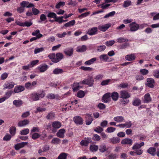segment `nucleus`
<instances>
[{
    "mask_svg": "<svg viewBox=\"0 0 159 159\" xmlns=\"http://www.w3.org/2000/svg\"><path fill=\"white\" fill-rule=\"evenodd\" d=\"M40 131V129L38 127H33L30 130V134L39 132Z\"/></svg>",
    "mask_w": 159,
    "mask_h": 159,
    "instance_id": "a18cd8bd",
    "label": "nucleus"
},
{
    "mask_svg": "<svg viewBox=\"0 0 159 159\" xmlns=\"http://www.w3.org/2000/svg\"><path fill=\"white\" fill-rule=\"evenodd\" d=\"M99 58L101 61H107L109 57L107 54H102L99 56Z\"/></svg>",
    "mask_w": 159,
    "mask_h": 159,
    "instance_id": "473e14b6",
    "label": "nucleus"
},
{
    "mask_svg": "<svg viewBox=\"0 0 159 159\" xmlns=\"http://www.w3.org/2000/svg\"><path fill=\"white\" fill-rule=\"evenodd\" d=\"M140 72L143 75H146L148 73V70L145 69H141L140 70Z\"/></svg>",
    "mask_w": 159,
    "mask_h": 159,
    "instance_id": "4d7b16f0",
    "label": "nucleus"
},
{
    "mask_svg": "<svg viewBox=\"0 0 159 159\" xmlns=\"http://www.w3.org/2000/svg\"><path fill=\"white\" fill-rule=\"evenodd\" d=\"M111 80L110 79L103 80L101 83V85L102 86H105L107 85L110 82Z\"/></svg>",
    "mask_w": 159,
    "mask_h": 159,
    "instance_id": "8fccbe9b",
    "label": "nucleus"
},
{
    "mask_svg": "<svg viewBox=\"0 0 159 159\" xmlns=\"http://www.w3.org/2000/svg\"><path fill=\"white\" fill-rule=\"evenodd\" d=\"M63 72V70L60 68H56L53 71V74H61Z\"/></svg>",
    "mask_w": 159,
    "mask_h": 159,
    "instance_id": "c03bdc74",
    "label": "nucleus"
},
{
    "mask_svg": "<svg viewBox=\"0 0 159 159\" xmlns=\"http://www.w3.org/2000/svg\"><path fill=\"white\" fill-rule=\"evenodd\" d=\"M55 117V114L53 112H50L48 113L46 117V118L48 120H52Z\"/></svg>",
    "mask_w": 159,
    "mask_h": 159,
    "instance_id": "c9c22d12",
    "label": "nucleus"
},
{
    "mask_svg": "<svg viewBox=\"0 0 159 159\" xmlns=\"http://www.w3.org/2000/svg\"><path fill=\"white\" fill-rule=\"evenodd\" d=\"M96 60V58H93L90 60L85 61L84 64L87 65H90L93 64Z\"/></svg>",
    "mask_w": 159,
    "mask_h": 159,
    "instance_id": "4c0bfd02",
    "label": "nucleus"
},
{
    "mask_svg": "<svg viewBox=\"0 0 159 159\" xmlns=\"http://www.w3.org/2000/svg\"><path fill=\"white\" fill-rule=\"evenodd\" d=\"M90 141V139L89 138H87V139L82 140L80 142V144L82 146H88Z\"/></svg>",
    "mask_w": 159,
    "mask_h": 159,
    "instance_id": "5701e85b",
    "label": "nucleus"
},
{
    "mask_svg": "<svg viewBox=\"0 0 159 159\" xmlns=\"http://www.w3.org/2000/svg\"><path fill=\"white\" fill-rule=\"evenodd\" d=\"M102 102L105 103L108 102L110 101L111 93H107L105 94L102 97Z\"/></svg>",
    "mask_w": 159,
    "mask_h": 159,
    "instance_id": "9b49d317",
    "label": "nucleus"
},
{
    "mask_svg": "<svg viewBox=\"0 0 159 159\" xmlns=\"http://www.w3.org/2000/svg\"><path fill=\"white\" fill-rule=\"evenodd\" d=\"M65 4V2H60L56 6V8L59 9L60 8L61 6H64Z\"/></svg>",
    "mask_w": 159,
    "mask_h": 159,
    "instance_id": "0e129e2a",
    "label": "nucleus"
},
{
    "mask_svg": "<svg viewBox=\"0 0 159 159\" xmlns=\"http://www.w3.org/2000/svg\"><path fill=\"white\" fill-rule=\"evenodd\" d=\"M15 83L13 82H8L5 83L3 85L4 89H11L13 88Z\"/></svg>",
    "mask_w": 159,
    "mask_h": 159,
    "instance_id": "4468645a",
    "label": "nucleus"
},
{
    "mask_svg": "<svg viewBox=\"0 0 159 159\" xmlns=\"http://www.w3.org/2000/svg\"><path fill=\"white\" fill-rule=\"evenodd\" d=\"M151 98L149 93L146 94L144 96V102L147 103L150 102Z\"/></svg>",
    "mask_w": 159,
    "mask_h": 159,
    "instance_id": "7c9ffc66",
    "label": "nucleus"
},
{
    "mask_svg": "<svg viewBox=\"0 0 159 159\" xmlns=\"http://www.w3.org/2000/svg\"><path fill=\"white\" fill-rule=\"evenodd\" d=\"M141 103V100L138 98H136L133 101L132 104L135 106H138Z\"/></svg>",
    "mask_w": 159,
    "mask_h": 159,
    "instance_id": "cd10ccee",
    "label": "nucleus"
},
{
    "mask_svg": "<svg viewBox=\"0 0 159 159\" xmlns=\"http://www.w3.org/2000/svg\"><path fill=\"white\" fill-rule=\"evenodd\" d=\"M115 43L114 40H111L109 41H107L105 43V44L107 46H111L113 44Z\"/></svg>",
    "mask_w": 159,
    "mask_h": 159,
    "instance_id": "69168bd1",
    "label": "nucleus"
},
{
    "mask_svg": "<svg viewBox=\"0 0 159 159\" xmlns=\"http://www.w3.org/2000/svg\"><path fill=\"white\" fill-rule=\"evenodd\" d=\"M93 140L96 141H99L101 139V138L97 134H95L93 135Z\"/></svg>",
    "mask_w": 159,
    "mask_h": 159,
    "instance_id": "338daca9",
    "label": "nucleus"
},
{
    "mask_svg": "<svg viewBox=\"0 0 159 159\" xmlns=\"http://www.w3.org/2000/svg\"><path fill=\"white\" fill-rule=\"evenodd\" d=\"M154 80L153 79L148 78L147 80L146 85L150 88H153L154 87Z\"/></svg>",
    "mask_w": 159,
    "mask_h": 159,
    "instance_id": "6e6552de",
    "label": "nucleus"
},
{
    "mask_svg": "<svg viewBox=\"0 0 159 159\" xmlns=\"http://www.w3.org/2000/svg\"><path fill=\"white\" fill-rule=\"evenodd\" d=\"M119 96L118 93L116 92H113L111 94V96L114 101H116L118 100Z\"/></svg>",
    "mask_w": 159,
    "mask_h": 159,
    "instance_id": "393cba45",
    "label": "nucleus"
},
{
    "mask_svg": "<svg viewBox=\"0 0 159 159\" xmlns=\"http://www.w3.org/2000/svg\"><path fill=\"white\" fill-rule=\"evenodd\" d=\"M29 121L28 120H24L19 121L18 124V125L19 127H22L29 124Z\"/></svg>",
    "mask_w": 159,
    "mask_h": 159,
    "instance_id": "4be33fe9",
    "label": "nucleus"
},
{
    "mask_svg": "<svg viewBox=\"0 0 159 159\" xmlns=\"http://www.w3.org/2000/svg\"><path fill=\"white\" fill-rule=\"evenodd\" d=\"M98 28L93 27L88 30L87 34L90 35H93L96 34Z\"/></svg>",
    "mask_w": 159,
    "mask_h": 159,
    "instance_id": "dca6fc26",
    "label": "nucleus"
},
{
    "mask_svg": "<svg viewBox=\"0 0 159 159\" xmlns=\"http://www.w3.org/2000/svg\"><path fill=\"white\" fill-rule=\"evenodd\" d=\"M75 23V21L74 20H72L66 23L64 25V26L66 27H70L74 25Z\"/></svg>",
    "mask_w": 159,
    "mask_h": 159,
    "instance_id": "79ce46f5",
    "label": "nucleus"
},
{
    "mask_svg": "<svg viewBox=\"0 0 159 159\" xmlns=\"http://www.w3.org/2000/svg\"><path fill=\"white\" fill-rule=\"evenodd\" d=\"M86 47L85 45H83L82 46L78 47L77 48L76 51L79 52H83L86 51Z\"/></svg>",
    "mask_w": 159,
    "mask_h": 159,
    "instance_id": "72a5a7b5",
    "label": "nucleus"
},
{
    "mask_svg": "<svg viewBox=\"0 0 159 159\" xmlns=\"http://www.w3.org/2000/svg\"><path fill=\"white\" fill-rule=\"evenodd\" d=\"M30 134L31 135L32 139L34 140H35L39 138L41 136L40 134L38 133H30Z\"/></svg>",
    "mask_w": 159,
    "mask_h": 159,
    "instance_id": "2f4dec72",
    "label": "nucleus"
},
{
    "mask_svg": "<svg viewBox=\"0 0 159 159\" xmlns=\"http://www.w3.org/2000/svg\"><path fill=\"white\" fill-rule=\"evenodd\" d=\"M28 144V142H22L21 143H18L14 146V148L16 150H18L20 148L24 147L25 146H26Z\"/></svg>",
    "mask_w": 159,
    "mask_h": 159,
    "instance_id": "1a4fd4ad",
    "label": "nucleus"
},
{
    "mask_svg": "<svg viewBox=\"0 0 159 159\" xmlns=\"http://www.w3.org/2000/svg\"><path fill=\"white\" fill-rule=\"evenodd\" d=\"M40 20L38 21L39 23H41L42 21H44L47 19L46 16L44 14H42L41 15L40 17Z\"/></svg>",
    "mask_w": 159,
    "mask_h": 159,
    "instance_id": "864d4df0",
    "label": "nucleus"
},
{
    "mask_svg": "<svg viewBox=\"0 0 159 159\" xmlns=\"http://www.w3.org/2000/svg\"><path fill=\"white\" fill-rule=\"evenodd\" d=\"M156 148L153 147H151L147 150V152L152 156H154L156 154Z\"/></svg>",
    "mask_w": 159,
    "mask_h": 159,
    "instance_id": "b1692460",
    "label": "nucleus"
},
{
    "mask_svg": "<svg viewBox=\"0 0 159 159\" xmlns=\"http://www.w3.org/2000/svg\"><path fill=\"white\" fill-rule=\"evenodd\" d=\"M44 96L45 93L43 91L39 93L34 92L31 94L30 98L33 101H36L39 100L40 98H43Z\"/></svg>",
    "mask_w": 159,
    "mask_h": 159,
    "instance_id": "f03ea898",
    "label": "nucleus"
},
{
    "mask_svg": "<svg viewBox=\"0 0 159 159\" xmlns=\"http://www.w3.org/2000/svg\"><path fill=\"white\" fill-rule=\"evenodd\" d=\"M57 16L56 14L54 12H50L48 13L47 16L50 18H53L55 19L56 18V16Z\"/></svg>",
    "mask_w": 159,
    "mask_h": 159,
    "instance_id": "3c124183",
    "label": "nucleus"
},
{
    "mask_svg": "<svg viewBox=\"0 0 159 159\" xmlns=\"http://www.w3.org/2000/svg\"><path fill=\"white\" fill-rule=\"evenodd\" d=\"M77 96L80 98L83 97L85 95L84 91L82 90L79 91L77 93Z\"/></svg>",
    "mask_w": 159,
    "mask_h": 159,
    "instance_id": "13d9d810",
    "label": "nucleus"
},
{
    "mask_svg": "<svg viewBox=\"0 0 159 159\" xmlns=\"http://www.w3.org/2000/svg\"><path fill=\"white\" fill-rule=\"evenodd\" d=\"M120 141V139L118 137H113L109 139V142L113 144H116L119 143Z\"/></svg>",
    "mask_w": 159,
    "mask_h": 159,
    "instance_id": "412c9836",
    "label": "nucleus"
},
{
    "mask_svg": "<svg viewBox=\"0 0 159 159\" xmlns=\"http://www.w3.org/2000/svg\"><path fill=\"white\" fill-rule=\"evenodd\" d=\"M42 36H43V35L41 34H39L37 35L36 37H33L31 39H30V42H32L34 40H36L37 39H39Z\"/></svg>",
    "mask_w": 159,
    "mask_h": 159,
    "instance_id": "5fc2aeb1",
    "label": "nucleus"
},
{
    "mask_svg": "<svg viewBox=\"0 0 159 159\" xmlns=\"http://www.w3.org/2000/svg\"><path fill=\"white\" fill-rule=\"evenodd\" d=\"M20 5L21 6L23 7L24 8L26 7L29 8L31 7H34V5L33 3H30L29 2L25 1H23L20 3Z\"/></svg>",
    "mask_w": 159,
    "mask_h": 159,
    "instance_id": "39448f33",
    "label": "nucleus"
},
{
    "mask_svg": "<svg viewBox=\"0 0 159 159\" xmlns=\"http://www.w3.org/2000/svg\"><path fill=\"white\" fill-rule=\"evenodd\" d=\"M130 30L131 31H134L137 30L139 28V25L135 22H133L129 25Z\"/></svg>",
    "mask_w": 159,
    "mask_h": 159,
    "instance_id": "ddd939ff",
    "label": "nucleus"
},
{
    "mask_svg": "<svg viewBox=\"0 0 159 159\" xmlns=\"http://www.w3.org/2000/svg\"><path fill=\"white\" fill-rule=\"evenodd\" d=\"M120 98H128L131 96V94L125 90L120 92Z\"/></svg>",
    "mask_w": 159,
    "mask_h": 159,
    "instance_id": "7ed1b4c3",
    "label": "nucleus"
},
{
    "mask_svg": "<svg viewBox=\"0 0 159 159\" xmlns=\"http://www.w3.org/2000/svg\"><path fill=\"white\" fill-rule=\"evenodd\" d=\"M14 105L17 107L20 106L22 104V101L21 100H15L13 102Z\"/></svg>",
    "mask_w": 159,
    "mask_h": 159,
    "instance_id": "f704fd0d",
    "label": "nucleus"
},
{
    "mask_svg": "<svg viewBox=\"0 0 159 159\" xmlns=\"http://www.w3.org/2000/svg\"><path fill=\"white\" fill-rule=\"evenodd\" d=\"M116 129L115 128H114L112 127H108L107 130H106V131L108 133H111L114 131Z\"/></svg>",
    "mask_w": 159,
    "mask_h": 159,
    "instance_id": "e2e57ef3",
    "label": "nucleus"
},
{
    "mask_svg": "<svg viewBox=\"0 0 159 159\" xmlns=\"http://www.w3.org/2000/svg\"><path fill=\"white\" fill-rule=\"evenodd\" d=\"M116 41L119 43H122L124 42H127L129 40L126 38H124L123 37H120L117 39Z\"/></svg>",
    "mask_w": 159,
    "mask_h": 159,
    "instance_id": "ea45409f",
    "label": "nucleus"
},
{
    "mask_svg": "<svg viewBox=\"0 0 159 159\" xmlns=\"http://www.w3.org/2000/svg\"><path fill=\"white\" fill-rule=\"evenodd\" d=\"M86 124L87 125H90L93 120V116L90 114H88L86 115Z\"/></svg>",
    "mask_w": 159,
    "mask_h": 159,
    "instance_id": "0eeeda50",
    "label": "nucleus"
},
{
    "mask_svg": "<svg viewBox=\"0 0 159 159\" xmlns=\"http://www.w3.org/2000/svg\"><path fill=\"white\" fill-rule=\"evenodd\" d=\"M132 143V140L128 138H125L121 141V143L122 144H128L129 145H131Z\"/></svg>",
    "mask_w": 159,
    "mask_h": 159,
    "instance_id": "f3484780",
    "label": "nucleus"
},
{
    "mask_svg": "<svg viewBox=\"0 0 159 159\" xmlns=\"http://www.w3.org/2000/svg\"><path fill=\"white\" fill-rule=\"evenodd\" d=\"M13 93V91L12 90L8 91L6 92L5 93L6 97H5V98H6V99L9 98Z\"/></svg>",
    "mask_w": 159,
    "mask_h": 159,
    "instance_id": "bf43d9fd",
    "label": "nucleus"
},
{
    "mask_svg": "<svg viewBox=\"0 0 159 159\" xmlns=\"http://www.w3.org/2000/svg\"><path fill=\"white\" fill-rule=\"evenodd\" d=\"M128 98H122L120 101V104L122 106L127 105L129 102V101Z\"/></svg>",
    "mask_w": 159,
    "mask_h": 159,
    "instance_id": "aec40b11",
    "label": "nucleus"
},
{
    "mask_svg": "<svg viewBox=\"0 0 159 159\" xmlns=\"http://www.w3.org/2000/svg\"><path fill=\"white\" fill-rule=\"evenodd\" d=\"M11 138V135L8 134H7L3 138V140L5 141H7L10 140Z\"/></svg>",
    "mask_w": 159,
    "mask_h": 159,
    "instance_id": "774afa93",
    "label": "nucleus"
},
{
    "mask_svg": "<svg viewBox=\"0 0 159 159\" xmlns=\"http://www.w3.org/2000/svg\"><path fill=\"white\" fill-rule=\"evenodd\" d=\"M67 155V154L65 153H61L57 157V159H66Z\"/></svg>",
    "mask_w": 159,
    "mask_h": 159,
    "instance_id": "de8ad7c7",
    "label": "nucleus"
},
{
    "mask_svg": "<svg viewBox=\"0 0 159 159\" xmlns=\"http://www.w3.org/2000/svg\"><path fill=\"white\" fill-rule=\"evenodd\" d=\"M25 89L24 87L20 85H18L16 86L14 90V92L15 93H19L23 91Z\"/></svg>",
    "mask_w": 159,
    "mask_h": 159,
    "instance_id": "f8f14e48",
    "label": "nucleus"
},
{
    "mask_svg": "<svg viewBox=\"0 0 159 159\" xmlns=\"http://www.w3.org/2000/svg\"><path fill=\"white\" fill-rule=\"evenodd\" d=\"M94 80L92 78H89L84 80L82 82V83L87 84L89 86H93V84Z\"/></svg>",
    "mask_w": 159,
    "mask_h": 159,
    "instance_id": "423d86ee",
    "label": "nucleus"
},
{
    "mask_svg": "<svg viewBox=\"0 0 159 159\" xmlns=\"http://www.w3.org/2000/svg\"><path fill=\"white\" fill-rule=\"evenodd\" d=\"M81 88L82 87L80 85L79 83H74L73 85V89L74 91H76Z\"/></svg>",
    "mask_w": 159,
    "mask_h": 159,
    "instance_id": "c85d7f7f",
    "label": "nucleus"
},
{
    "mask_svg": "<svg viewBox=\"0 0 159 159\" xmlns=\"http://www.w3.org/2000/svg\"><path fill=\"white\" fill-rule=\"evenodd\" d=\"M64 52L66 55L70 56L73 54V49L72 48H67L64 49Z\"/></svg>",
    "mask_w": 159,
    "mask_h": 159,
    "instance_id": "9d476101",
    "label": "nucleus"
},
{
    "mask_svg": "<svg viewBox=\"0 0 159 159\" xmlns=\"http://www.w3.org/2000/svg\"><path fill=\"white\" fill-rule=\"evenodd\" d=\"M111 26L110 23L106 24L102 26H99L98 29L99 30L102 31H105Z\"/></svg>",
    "mask_w": 159,
    "mask_h": 159,
    "instance_id": "2eb2a0df",
    "label": "nucleus"
},
{
    "mask_svg": "<svg viewBox=\"0 0 159 159\" xmlns=\"http://www.w3.org/2000/svg\"><path fill=\"white\" fill-rule=\"evenodd\" d=\"M114 120L116 122L120 123L123 121L124 120V117L122 116H117L114 118Z\"/></svg>",
    "mask_w": 159,
    "mask_h": 159,
    "instance_id": "c756f323",
    "label": "nucleus"
},
{
    "mask_svg": "<svg viewBox=\"0 0 159 159\" xmlns=\"http://www.w3.org/2000/svg\"><path fill=\"white\" fill-rule=\"evenodd\" d=\"M74 122L78 125H82L83 124V120L80 116H77L73 118Z\"/></svg>",
    "mask_w": 159,
    "mask_h": 159,
    "instance_id": "20e7f679",
    "label": "nucleus"
},
{
    "mask_svg": "<svg viewBox=\"0 0 159 159\" xmlns=\"http://www.w3.org/2000/svg\"><path fill=\"white\" fill-rule=\"evenodd\" d=\"M66 130L64 129H61L59 130L57 134V135L59 138H63L64 137V134Z\"/></svg>",
    "mask_w": 159,
    "mask_h": 159,
    "instance_id": "a211bd4d",
    "label": "nucleus"
},
{
    "mask_svg": "<svg viewBox=\"0 0 159 159\" xmlns=\"http://www.w3.org/2000/svg\"><path fill=\"white\" fill-rule=\"evenodd\" d=\"M29 132V129L28 128H26L20 131V133L21 135H25L28 134Z\"/></svg>",
    "mask_w": 159,
    "mask_h": 159,
    "instance_id": "37998d69",
    "label": "nucleus"
},
{
    "mask_svg": "<svg viewBox=\"0 0 159 159\" xmlns=\"http://www.w3.org/2000/svg\"><path fill=\"white\" fill-rule=\"evenodd\" d=\"M106 47L104 45H102L97 47V51L99 52L103 51L106 49Z\"/></svg>",
    "mask_w": 159,
    "mask_h": 159,
    "instance_id": "6e6d98bb",
    "label": "nucleus"
},
{
    "mask_svg": "<svg viewBox=\"0 0 159 159\" xmlns=\"http://www.w3.org/2000/svg\"><path fill=\"white\" fill-rule=\"evenodd\" d=\"M94 130L96 132L99 133H101V132H102L103 130V129L100 126H98L97 127L95 128Z\"/></svg>",
    "mask_w": 159,
    "mask_h": 159,
    "instance_id": "603ef678",
    "label": "nucleus"
},
{
    "mask_svg": "<svg viewBox=\"0 0 159 159\" xmlns=\"http://www.w3.org/2000/svg\"><path fill=\"white\" fill-rule=\"evenodd\" d=\"M98 146L95 145H92L90 146L89 149L92 152H95L98 149Z\"/></svg>",
    "mask_w": 159,
    "mask_h": 159,
    "instance_id": "a19ab883",
    "label": "nucleus"
},
{
    "mask_svg": "<svg viewBox=\"0 0 159 159\" xmlns=\"http://www.w3.org/2000/svg\"><path fill=\"white\" fill-rule=\"evenodd\" d=\"M116 14L115 11H111L109 13L106 14L104 17V18H107L109 17L112 16H113Z\"/></svg>",
    "mask_w": 159,
    "mask_h": 159,
    "instance_id": "052dcab7",
    "label": "nucleus"
},
{
    "mask_svg": "<svg viewBox=\"0 0 159 159\" xmlns=\"http://www.w3.org/2000/svg\"><path fill=\"white\" fill-rule=\"evenodd\" d=\"M48 66L45 64H43L38 67V69L41 72H43L46 71L48 68Z\"/></svg>",
    "mask_w": 159,
    "mask_h": 159,
    "instance_id": "6ab92c4d",
    "label": "nucleus"
},
{
    "mask_svg": "<svg viewBox=\"0 0 159 159\" xmlns=\"http://www.w3.org/2000/svg\"><path fill=\"white\" fill-rule=\"evenodd\" d=\"M33 14L36 15L39 13V11L37 8L35 7L32 8V9Z\"/></svg>",
    "mask_w": 159,
    "mask_h": 159,
    "instance_id": "680f3d73",
    "label": "nucleus"
},
{
    "mask_svg": "<svg viewBox=\"0 0 159 159\" xmlns=\"http://www.w3.org/2000/svg\"><path fill=\"white\" fill-rule=\"evenodd\" d=\"M51 143L54 144H59L61 143V140L58 138H55L52 140Z\"/></svg>",
    "mask_w": 159,
    "mask_h": 159,
    "instance_id": "e433bc0d",
    "label": "nucleus"
},
{
    "mask_svg": "<svg viewBox=\"0 0 159 159\" xmlns=\"http://www.w3.org/2000/svg\"><path fill=\"white\" fill-rule=\"evenodd\" d=\"M131 2L130 0H127L125 1L123 4V6L124 7H127L131 5Z\"/></svg>",
    "mask_w": 159,
    "mask_h": 159,
    "instance_id": "49530a36",
    "label": "nucleus"
},
{
    "mask_svg": "<svg viewBox=\"0 0 159 159\" xmlns=\"http://www.w3.org/2000/svg\"><path fill=\"white\" fill-rule=\"evenodd\" d=\"M108 148L105 145H102L100 146L99 147V151L102 152H104L107 151Z\"/></svg>",
    "mask_w": 159,
    "mask_h": 159,
    "instance_id": "58836bf2",
    "label": "nucleus"
},
{
    "mask_svg": "<svg viewBox=\"0 0 159 159\" xmlns=\"http://www.w3.org/2000/svg\"><path fill=\"white\" fill-rule=\"evenodd\" d=\"M10 133L12 136L14 135L16 132V128L14 126H11L9 129Z\"/></svg>",
    "mask_w": 159,
    "mask_h": 159,
    "instance_id": "09e8293b",
    "label": "nucleus"
},
{
    "mask_svg": "<svg viewBox=\"0 0 159 159\" xmlns=\"http://www.w3.org/2000/svg\"><path fill=\"white\" fill-rule=\"evenodd\" d=\"M125 58L128 61H132L135 59V56L134 54L127 55L126 56Z\"/></svg>",
    "mask_w": 159,
    "mask_h": 159,
    "instance_id": "a878e982",
    "label": "nucleus"
},
{
    "mask_svg": "<svg viewBox=\"0 0 159 159\" xmlns=\"http://www.w3.org/2000/svg\"><path fill=\"white\" fill-rule=\"evenodd\" d=\"M52 126L55 129H58L61 127V124L59 121H54L52 123Z\"/></svg>",
    "mask_w": 159,
    "mask_h": 159,
    "instance_id": "bb28decb",
    "label": "nucleus"
},
{
    "mask_svg": "<svg viewBox=\"0 0 159 159\" xmlns=\"http://www.w3.org/2000/svg\"><path fill=\"white\" fill-rule=\"evenodd\" d=\"M64 55L61 52L57 53L56 55L54 53L50 54L49 58L54 62L57 63L64 58Z\"/></svg>",
    "mask_w": 159,
    "mask_h": 159,
    "instance_id": "f257e3e1",
    "label": "nucleus"
}]
</instances>
